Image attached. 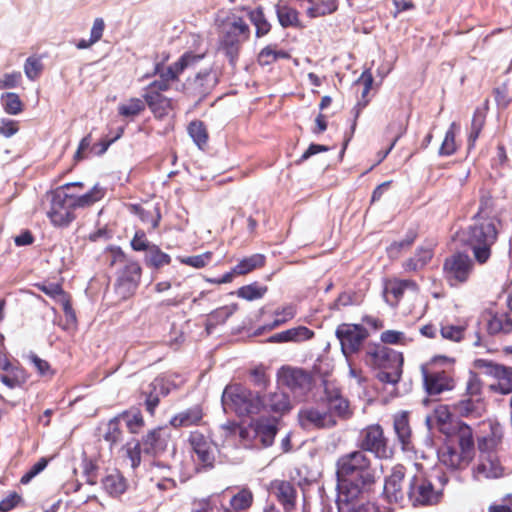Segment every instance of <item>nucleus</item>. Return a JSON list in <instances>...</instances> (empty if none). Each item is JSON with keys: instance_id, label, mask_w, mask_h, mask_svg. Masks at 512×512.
I'll return each mask as SVG.
<instances>
[{"instance_id": "nucleus-1", "label": "nucleus", "mask_w": 512, "mask_h": 512, "mask_svg": "<svg viewBox=\"0 0 512 512\" xmlns=\"http://www.w3.org/2000/svg\"><path fill=\"white\" fill-rule=\"evenodd\" d=\"M338 496L366 493L374 481L370 460L363 451L341 456L336 463Z\"/></svg>"}, {"instance_id": "nucleus-2", "label": "nucleus", "mask_w": 512, "mask_h": 512, "mask_svg": "<svg viewBox=\"0 0 512 512\" xmlns=\"http://www.w3.org/2000/svg\"><path fill=\"white\" fill-rule=\"evenodd\" d=\"M216 27L220 37V48L235 63L241 45L250 38L251 30L246 21L235 11H220L217 14Z\"/></svg>"}, {"instance_id": "nucleus-3", "label": "nucleus", "mask_w": 512, "mask_h": 512, "mask_svg": "<svg viewBox=\"0 0 512 512\" xmlns=\"http://www.w3.org/2000/svg\"><path fill=\"white\" fill-rule=\"evenodd\" d=\"M474 440L468 425L461 424L456 434V443L449 440L438 452L441 464L450 469H462L469 465L474 457Z\"/></svg>"}, {"instance_id": "nucleus-4", "label": "nucleus", "mask_w": 512, "mask_h": 512, "mask_svg": "<svg viewBox=\"0 0 512 512\" xmlns=\"http://www.w3.org/2000/svg\"><path fill=\"white\" fill-rule=\"evenodd\" d=\"M499 221L495 217H477L469 228L467 244L480 264L485 263L491 255V247L497 240Z\"/></svg>"}, {"instance_id": "nucleus-5", "label": "nucleus", "mask_w": 512, "mask_h": 512, "mask_svg": "<svg viewBox=\"0 0 512 512\" xmlns=\"http://www.w3.org/2000/svg\"><path fill=\"white\" fill-rule=\"evenodd\" d=\"M365 362L381 369L378 374L380 381L396 384L402 376L404 358L402 353L381 345H369L366 350Z\"/></svg>"}, {"instance_id": "nucleus-6", "label": "nucleus", "mask_w": 512, "mask_h": 512, "mask_svg": "<svg viewBox=\"0 0 512 512\" xmlns=\"http://www.w3.org/2000/svg\"><path fill=\"white\" fill-rule=\"evenodd\" d=\"M365 362L381 369L378 374L380 381L396 384L402 376L404 358L402 353L381 345H369L366 350Z\"/></svg>"}, {"instance_id": "nucleus-7", "label": "nucleus", "mask_w": 512, "mask_h": 512, "mask_svg": "<svg viewBox=\"0 0 512 512\" xmlns=\"http://www.w3.org/2000/svg\"><path fill=\"white\" fill-rule=\"evenodd\" d=\"M365 362L381 369L378 374L380 381L396 384L402 376L404 358L402 353L381 345H369L366 350Z\"/></svg>"}, {"instance_id": "nucleus-8", "label": "nucleus", "mask_w": 512, "mask_h": 512, "mask_svg": "<svg viewBox=\"0 0 512 512\" xmlns=\"http://www.w3.org/2000/svg\"><path fill=\"white\" fill-rule=\"evenodd\" d=\"M222 404L225 409L233 410L240 416L257 414L264 407L258 394L240 384L229 385L225 388L222 394Z\"/></svg>"}, {"instance_id": "nucleus-9", "label": "nucleus", "mask_w": 512, "mask_h": 512, "mask_svg": "<svg viewBox=\"0 0 512 512\" xmlns=\"http://www.w3.org/2000/svg\"><path fill=\"white\" fill-rule=\"evenodd\" d=\"M73 187H82V183H68L52 195L47 216L54 226H67L74 219L73 209L75 206L73 199L70 197V193H68V190Z\"/></svg>"}, {"instance_id": "nucleus-10", "label": "nucleus", "mask_w": 512, "mask_h": 512, "mask_svg": "<svg viewBox=\"0 0 512 512\" xmlns=\"http://www.w3.org/2000/svg\"><path fill=\"white\" fill-rule=\"evenodd\" d=\"M473 266V261L468 255L453 254L443 264L444 278L450 286H458L469 279Z\"/></svg>"}, {"instance_id": "nucleus-11", "label": "nucleus", "mask_w": 512, "mask_h": 512, "mask_svg": "<svg viewBox=\"0 0 512 512\" xmlns=\"http://www.w3.org/2000/svg\"><path fill=\"white\" fill-rule=\"evenodd\" d=\"M335 333L346 360L351 354L359 351L362 343L368 337L366 328L359 324L342 323L336 328Z\"/></svg>"}, {"instance_id": "nucleus-12", "label": "nucleus", "mask_w": 512, "mask_h": 512, "mask_svg": "<svg viewBox=\"0 0 512 512\" xmlns=\"http://www.w3.org/2000/svg\"><path fill=\"white\" fill-rule=\"evenodd\" d=\"M441 496V490L436 489L429 480L422 476H414L410 481L408 498L413 506L437 504Z\"/></svg>"}, {"instance_id": "nucleus-13", "label": "nucleus", "mask_w": 512, "mask_h": 512, "mask_svg": "<svg viewBox=\"0 0 512 512\" xmlns=\"http://www.w3.org/2000/svg\"><path fill=\"white\" fill-rule=\"evenodd\" d=\"M141 267L136 262H130L121 270L115 283V292L122 300H126L136 292L140 279Z\"/></svg>"}, {"instance_id": "nucleus-14", "label": "nucleus", "mask_w": 512, "mask_h": 512, "mask_svg": "<svg viewBox=\"0 0 512 512\" xmlns=\"http://www.w3.org/2000/svg\"><path fill=\"white\" fill-rule=\"evenodd\" d=\"M277 382L280 386L302 395L310 388L311 378L301 369L284 366L277 373Z\"/></svg>"}, {"instance_id": "nucleus-15", "label": "nucleus", "mask_w": 512, "mask_h": 512, "mask_svg": "<svg viewBox=\"0 0 512 512\" xmlns=\"http://www.w3.org/2000/svg\"><path fill=\"white\" fill-rule=\"evenodd\" d=\"M361 446L363 449L374 453L379 458H388L391 455L383 430L378 424L370 425L362 430Z\"/></svg>"}, {"instance_id": "nucleus-16", "label": "nucleus", "mask_w": 512, "mask_h": 512, "mask_svg": "<svg viewBox=\"0 0 512 512\" xmlns=\"http://www.w3.org/2000/svg\"><path fill=\"white\" fill-rule=\"evenodd\" d=\"M203 57L204 53L195 54L193 52H186L169 66L157 63L154 68V73L158 75L159 78H164L169 83H172L178 79L179 75L183 73L186 68L198 63Z\"/></svg>"}, {"instance_id": "nucleus-17", "label": "nucleus", "mask_w": 512, "mask_h": 512, "mask_svg": "<svg viewBox=\"0 0 512 512\" xmlns=\"http://www.w3.org/2000/svg\"><path fill=\"white\" fill-rule=\"evenodd\" d=\"M299 423L305 429L312 428H330L336 425L331 413H327L326 408L307 407L299 411Z\"/></svg>"}, {"instance_id": "nucleus-18", "label": "nucleus", "mask_w": 512, "mask_h": 512, "mask_svg": "<svg viewBox=\"0 0 512 512\" xmlns=\"http://www.w3.org/2000/svg\"><path fill=\"white\" fill-rule=\"evenodd\" d=\"M422 374L426 391L430 395L440 394L454 387L453 379L444 371L429 372L422 368Z\"/></svg>"}, {"instance_id": "nucleus-19", "label": "nucleus", "mask_w": 512, "mask_h": 512, "mask_svg": "<svg viewBox=\"0 0 512 512\" xmlns=\"http://www.w3.org/2000/svg\"><path fill=\"white\" fill-rule=\"evenodd\" d=\"M366 493H353V495L338 496L339 512H379L371 502L365 501Z\"/></svg>"}, {"instance_id": "nucleus-20", "label": "nucleus", "mask_w": 512, "mask_h": 512, "mask_svg": "<svg viewBox=\"0 0 512 512\" xmlns=\"http://www.w3.org/2000/svg\"><path fill=\"white\" fill-rule=\"evenodd\" d=\"M405 471L403 466L393 468L391 474L386 478L384 495L389 502L401 503L404 499L403 479Z\"/></svg>"}, {"instance_id": "nucleus-21", "label": "nucleus", "mask_w": 512, "mask_h": 512, "mask_svg": "<svg viewBox=\"0 0 512 512\" xmlns=\"http://www.w3.org/2000/svg\"><path fill=\"white\" fill-rule=\"evenodd\" d=\"M477 479H496L503 475L504 470L495 453L480 455L479 463L474 471Z\"/></svg>"}, {"instance_id": "nucleus-22", "label": "nucleus", "mask_w": 512, "mask_h": 512, "mask_svg": "<svg viewBox=\"0 0 512 512\" xmlns=\"http://www.w3.org/2000/svg\"><path fill=\"white\" fill-rule=\"evenodd\" d=\"M454 410L459 416L477 419L486 413V403L483 397H465L454 405Z\"/></svg>"}, {"instance_id": "nucleus-23", "label": "nucleus", "mask_w": 512, "mask_h": 512, "mask_svg": "<svg viewBox=\"0 0 512 512\" xmlns=\"http://www.w3.org/2000/svg\"><path fill=\"white\" fill-rule=\"evenodd\" d=\"M406 290L417 292L418 285L413 280L392 279L387 281L384 290L386 301L393 306L397 305Z\"/></svg>"}, {"instance_id": "nucleus-24", "label": "nucleus", "mask_w": 512, "mask_h": 512, "mask_svg": "<svg viewBox=\"0 0 512 512\" xmlns=\"http://www.w3.org/2000/svg\"><path fill=\"white\" fill-rule=\"evenodd\" d=\"M169 434L164 428H155L149 431L142 439V446L146 453L156 455L163 452L168 444Z\"/></svg>"}, {"instance_id": "nucleus-25", "label": "nucleus", "mask_w": 512, "mask_h": 512, "mask_svg": "<svg viewBox=\"0 0 512 512\" xmlns=\"http://www.w3.org/2000/svg\"><path fill=\"white\" fill-rule=\"evenodd\" d=\"M39 288L49 297L53 298L63 309L66 318L71 321H76V315L70 304L69 296L63 291L62 287L57 283H48L39 286Z\"/></svg>"}, {"instance_id": "nucleus-26", "label": "nucleus", "mask_w": 512, "mask_h": 512, "mask_svg": "<svg viewBox=\"0 0 512 512\" xmlns=\"http://www.w3.org/2000/svg\"><path fill=\"white\" fill-rule=\"evenodd\" d=\"M103 490L112 497H118L127 489V481L117 469L106 471L101 479Z\"/></svg>"}, {"instance_id": "nucleus-27", "label": "nucleus", "mask_w": 512, "mask_h": 512, "mask_svg": "<svg viewBox=\"0 0 512 512\" xmlns=\"http://www.w3.org/2000/svg\"><path fill=\"white\" fill-rule=\"evenodd\" d=\"M189 440L198 460L203 465L210 466L214 460L210 442L198 432H192Z\"/></svg>"}, {"instance_id": "nucleus-28", "label": "nucleus", "mask_w": 512, "mask_h": 512, "mask_svg": "<svg viewBox=\"0 0 512 512\" xmlns=\"http://www.w3.org/2000/svg\"><path fill=\"white\" fill-rule=\"evenodd\" d=\"M271 488L284 509L295 510L296 490L291 483L276 480L271 484Z\"/></svg>"}, {"instance_id": "nucleus-29", "label": "nucleus", "mask_w": 512, "mask_h": 512, "mask_svg": "<svg viewBox=\"0 0 512 512\" xmlns=\"http://www.w3.org/2000/svg\"><path fill=\"white\" fill-rule=\"evenodd\" d=\"M314 332L304 326L291 328L272 335L268 341L271 343L301 342L313 337Z\"/></svg>"}, {"instance_id": "nucleus-30", "label": "nucleus", "mask_w": 512, "mask_h": 512, "mask_svg": "<svg viewBox=\"0 0 512 512\" xmlns=\"http://www.w3.org/2000/svg\"><path fill=\"white\" fill-rule=\"evenodd\" d=\"M492 376L497 379V383L490 385V390L509 394L512 392V367L500 365L492 370Z\"/></svg>"}, {"instance_id": "nucleus-31", "label": "nucleus", "mask_w": 512, "mask_h": 512, "mask_svg": "<svg viewBox=\"0 0 512 512\" xmlns=\"http://www.w3.org/2000/svg\"><path fill=\"white\" fill-rule=\"evenodd\" d=\"M203 418V412L200 406H194L187 410L181 411L171 418L170 424L175 427H189L198 425Z\"/></svg>"}, {"instance_id": "nucleus-32", "label": "nucleus", "mask_w": 512, "mask_h": 512, "mask_svg": "<svg viewBox=\"0 0 512 512\" xmlns=\"http://www.w3.org/2000/svg\"><path fill=\"white\" fill-rule=\"evenodd\" d=\"M433 257L432 245L421 246L417 249L415 255L403 263L405 271H418L423 269Z\"/></svg>"}, {"instance_id": "nucleus-33", "label": "nucleus", "mask_w": 512, "mask_h": 512, "mask_svg": "<svg viewBox=\"0 0 512 512\" xmlns=\"http://www.w3.org/2000/svg\"><path fill=\"white\" fill-rule=\"evenodd\" d=\"M144 98L154 115L158 118L167 116L173 109L171 99L161 94H155L154 92L145 93Z\"/></svg>"}, {"instance_id": "nucleus-34", "label": "nucleus", "mask_w": 512, "mask_h": 512, "mask_svg": "<svg viewBox=\"0 0 512 512\" xmlns=\"http://www.w3.org/2000/svg\"><path fill=\"white\" fill-rule=\"evenodd\" d=\"M1 382L10 389L24 385L28 380L27 372L20 366L13 365L0 375Z\"/></svg>"}, {"instance_id": "nucleus-35", "label": "nucleus", "mask_w": 512, "mask_h": 512, "mask_svg": "<svg viewBox=\"0 0 512 512\" xmlns=\"http://www.w3.org/2000/svg\"><path fill=\"white\" fill-rule=\"evenodd\" d=\"M325 408L327 413H331L333 415L334 419H336V417L346 419L352 414L348 401L338 393L328 397Z\"/></svg>"}, {"instance_id": "nucleus-36", "label": "nucleus", "mask_w": 512, "mask_h": 512, "mask_svg": "<svg viewBox=\"0 0 512 512\" xmlns=\"http://www.w3.org/2000/svg\"><path fill=\"white\" fill-rule=\"evenodd\" d=\"M247 15L255 27V35L257 38H261L270 32L271 24L268 22L261 7L248 10Z\"/></svg>"}, {"instance_id": "nucleus-37", "label": "nucleus", "mask_w": 512, "mask_h": 512, "mask_svg": "<svg viewBox=\"0 0 512 512\" xmlns=\"http://www.w3.org/2000/svg\"><path fill=\"white\" fill-rule=\"evenodd\" d=\"M0 103L4 112L8 115H19L24 110V103L20 96L14 92H4L0 96Z\"/></svg>"}, {"instance_id": "nucleus-38", "label": "nucleus", "mask_w": 512, "mask_h": 512, "mask_svg": "<svg viewBox=\"0 0 512 512\" xmlns=\"http://www.w3.org/2000/svg\"><path fill=\"white\" fill-rule=\"evenodd\" d=\"M487 329L490 334L510 333L512 332V320L505 313L492 315L488 320Z\"/></svg>"}, {"instance_id": "nucleus-39", "label": "nucleus", "mask_w": 512, "mask_h": 512, "mask_svg": "<svg viewBox=\"0 0 512 512\" xmlns=\"http://www.w3.org/2000/svg\"><path fill=\"white\" fill-rule=\"evenodd\" d=\"M502 439V431L499 426H495L492 428L491 435L482 437L478 441V448L480 450V455L495 453L497 447L501 443Z\"/></svg>"}, {"instance_id": "nucleus-40", "label": "nucleus", "mask_w": 512, "mask_h": 512, "mask_svg": "<svg viewBox=\"0 0 512 512\" xmlns=\"http://www.w3.org/2000/svg\"><path fill=\"white\" fill-rule=\"evenodd\" d=\"M105 195V190L99 185H95L89 192L81 196L70 194L73 199L75 208L77 207H88L92 204L100 201Z\"/></svg>"}, {"instance_id": "nucleus-41", "label": "nucleus", "mask_w": 512, "mask_h": 512, "mask_svg": "<svg viewBox=\"0 0 512 512\" xmlns=\"http://www.w3.org/2000/svg\"><path fill=\"white\" fill-rule=\"evenodd\" d=\"M337 10L336 0H313L306 13L310 18H317L331 14Z\"/></svg>"}, {"instance_id": "nucleus-42", "label": "nucleus", "mask_w": 512, "mask_h": 512, "mask_svg": "<svg viewBox=\"0 0 512 512\" xmlns=\"http://www.w3.org/2000/svg\"><path fill=\"white\" fill-rule=\"evenodd\" d=\"M264 263V255L254 254L240 260L238 264L234 267V272H236L237 275H245L259 267H262Z\"/></svg>"}, {"instance_id": "nucleus-43", "label": "nucleus", "mask_w": 512, "mask_h": 512, "mask_svg": "<svg viewBox=\"0 0 512 512\" xmlns=\"http://www.w3.org/2000/svg\"><path fill=\"white\" fill-rule=\"evenodd\" d=\"M290 54L283 50H277L275 46L268 45L264 47L258 54V63L267 66L275 63L279 59H288Z\"/></svg>"}, {"instance_id": "nucleus-44", "label": "nucleus", "mask_w": 512, "mask_h": 512, "mask_svg": "<svg viewBox=\"0 0 512 512\" xmlns=\"http://www.w3.org/2000/svg\"><path fill=\"white\" fill-rule=\"evenodd\" d=\"M394 429L400 442L403 444V446H406L409 443L411 436L407 412H400L395 415Z\"/></svg>"}, {"instance_id": "nucleus-45", "label": "nucleus", "mask_w": 512, "mask_h": 512, "mask_svg": "<svg viewBox=\"0 0 512 512\" xmlns=\"http://www.w3.org/2000/svg\"><path fill=\"white\" fill-rule=\"evenodd\" d=\"M118 419L124 421L128 430L137 434L144 426V419L139 411H126L118 416Z\"/></svg>"}, {"instance_id": "nucleus-46", "label": "nucleus", "mask_w": 512, "mask_h": 512, "mask_svg": "<svg viewBox=\"0 0 512 512\" xmlns=\"http://www.w3.org/2000/svg\"><path fill=\"white\" fill-rule=\"evenodd\" d=\"M458 130H459V125L457 123L453 122L450 125L449 129L447 130L444 140L439 149L440 155L449 156V155H452L456 151L457 144H456L455 137H456V133L458 132Z\"/></svg>"}, {"instance_id": "nucleus-47", "label": "nucleus", "mask_w": 512, "mask_h": 512, "mask_svg": "<svg viewBox=\"0 0 512 512\" xmlns=\"http://www.w3.org/2000/svg\"><path fill=\"white\" fill-rule=\"evenodd\" d=\"M276 413H284L291 409L288 396L283 392H275L269 396L268 403L265 405Z\"/></svg>"}, {"instance_id": "nucleus-48", "label": "nucleus", "mask_w": 512, "mask_h": 512, "mask_svg": "<svg viewBox=\"0 0 512 512\" xmlns=\"http://www.w3.org/2000/svg\"><path fill=\"white\" fill-rule=\"evenodd\" d=\"M145 108L144 102L139 98H131L118 106V112L124 117H134Z\"/></svg>"}, {"instance_id": "nucleus-49", "label": "nucleus", "mask_w": 512, "mask_h": 512, "mask_svg": "<svg viewBox=\"0 0 512 512\" xmlns=\"http://www.w3.org/2000/svg\"><path fill=\"white\" fill-rule=\"evenodd\" d=\"M171 261V257L161 251L158 246L151 245L146 256V263L150 266L159 268L164 265H168Z\"/></svg>"}, {"instance_id": "nucleus-50", "label": "nucleus", "mask_w": 512, "mask_h": 512, "mask_svg": "<svg viewBox=\"0 0 512 512\" xmlns=\"http://www.w3.org/2000/svg\"><path fill=\"white\" fill-rule=\"evenodd\" d=\"M255 432L264 446H270L276 435V426L273 423L257 422Z\"/></svg>"}, {"instance_id": "nucleus-51", "label": "nucleus", "mask_w": 512, "mask_h": 512, "mask_svg": "<svg viewBox=\"0 0 512 512\" xmlns=\"http://www.w3.org/2000/svg\"><path fill=\"white\" fill-rule=\"evenodd\" d=\"M238 309L237 304L226 305L214 310L208 318L209 325H217L224 323Z\"/></svg>"}, {"instance_id": "nucleus-52", "label": "nucleus", "mask_w": 512, "mask_h": 512, "mask_svg": "<svg viewBox=\"0 0 512 512\" xmlns=\"http://www.w3.org/2000/svg\"><path fill=\"white\" fill-rule=\"evenodd\" d=\"M216 83V78L210 71L197 74L193 82V89L198 93H207Z\"/></svg>"}, {"instance_id": "nucleus-53", "label": "nucleus", "mask_w": 512, "mask_h": 512, "mask_svg": "<svg viewBox=\"0 0 512 512\" xmlns=\"http://www.w3.org/2000/svg\"><path fill=\"white\" fill-rule=\"evenodd\" d=\"M277 16L282 27L298 26V12L294 8L283 6L278 8Z\"/></svg>"}, {"instance_id": "nucleus-54", "label": "nucleus", "mask_w": 512, "mask_h": 512, "mask_svg": "<svg viewBox=\"0 0 512 512\" xmlns=\"http://www.w3.org/2000/svg\"><path fill=\"white\" fill-rule=\"evenodd\" d=\"M189 135L198 147L207 143L208 135L204 124L201 121H193L188 126Z\"/></svg>"}, {"instance_id": "nucleus-55", "label": "nucleus", "mask_w": 512, "mask_h": 512, "mask_svg": "<svg viewBox=\"0 0 512 512\" xmlns=\"http://www.w3.org/2000/svg\"><path fill=\"white\" fill-rule=\"evenodd\" d=\"M267 291L266 287L259 286L257 284H250L242 286L238 289L237 295L248 301L262 298Z\"/></svg>"}, {"instance_id": "nucleus-56", "label": "nucleus", "mask_w": 512, "mask_h": 512, "mask_svg": "<svg viewBox=\"0 0 512 512\" xmlns=\"http://www.w3.org/2000/svg\"><path fill=\"white\" fill-rule=\"evenodd\" d=\"M252 502V493L247 489H243L231 498L230 505L234 510L241 511L248 509Z\"/></svg>"}, {"instance_id": "nucleus-57", "label": "nucleus", "mask_w": 512, "mask_h": 512, "mask_svg": "<svg viewBox=\"0 0 512 512\" xmlns=\"http://www.w3.org/2000/svg\"><path fill=\"white\" fill-rule=\"evenodd\" d=\"M465 397H482V381L479 376L472 371L469 372L466 381Z\"/></svg>"}, {"instance_id": "nucleus-58", "label": "nucleus", "mask_w": 512, "mask_h": 512, "mask_svg": "<svg viewBox=\"0 0 512 512\" xmlns=\"http://www.w3.org/2000/svg\"><path fill=\"white\" fill-rule=\"evenodd\" d=\"M27 359L35 367L40 376L50 378L54 375L55 372L51 368L48 361L40 358L34 353H30L29 355H27Z\"/></svg>"}, {"instance_id": "nucleus-59", "label": "nucleus", "mask_w": 512, "mask_h": 512, "mask_svg": "<svg viewBox=\"0 0 512 512\" xmlns=\"http://www.w3.org/2000/svg\"><path fill=\"white\" fill-rule=\"evenodd\" d=\"M42 69L41 60L37 57H29L24 63V73L31 81L36 80L40 76Z\"/></svg>"}, {"instance_id": "nucleus-60", "label": "nucleus", "mask_w": 512, "mask_h": 512, "mask_svg": "<svg viewBox=\"0 0 512 512\" xmlns=\"http://www.w3.org/2000/svg\"><path fill=\"white\" fill-rule=\"evenodd\" d=\"M22 82V74L19 71L4 73L0 76V90L17 88Z\"/></svg>"}, {"instance_id": "nucleus-61", "label": "nucleus", "mask_w": 512, "mask_h": 512, "mask_svg": "<svg viewBox=\"0 0 512 512\" xmlns=\"http://www.w3.org/2000/svg\"><path fill=\"white\" fill-rule=\"evenodd\" d=\"M119 422L120 420L118 419V417H116L110 420L107 424L104 439L111 445L117 444L121 440L122 432L119 426Z\"/></svg>"}, {"instance_id": "nucleus-62", "label": "nucleus", "mask_w": 512, "mask_h": 512, "mask_svg": "<svg viewBox=\"0 0 512 512\" xmlns=\"http://www.w3.org/2000/svg\"><path fill=\"white\" fill-rule=\"evenodd\" d=\"M415 237H416L415 234H411L407 238H405V239H403L401 241H397V242L392 243L387 248V253H388L389 258H391V259L398 258L403 250H406V249H408L411 246V244L415 240Z\"/></svg>"}, {"instance_id": "nucleus-63", "label": "nucleus", "mask_w": 512, "mask_h": 512, "mask_svg": "<svg viewBox=\"0 0 512 512\" xmlns=\"http://www.w3.org/2000/svg\"><path fill=\"white\" fill-rule=\"evenodd\" d=\"M211 258H212V253L205 252V253L199 254V255L182 257L179 260L181 263H183L185 265L199 269V268L205 267L211 261Z\"/></svg>"}, {"instance_id": "nucleus-64", "label": "nucleus", "mask_w": 512, "mask_h": 512, "mask_svg": "<svg viewBox=\"0 0 512 512\" xmlns=\"http://www.w3.org/2000/svg\"><path fill=\"white\" fill-rule=\"evenodd\" d=\"M441 335L443 338L458 342L463 338L464 327L446 324L441 327Z\"/></svg>"}]
</instances>
